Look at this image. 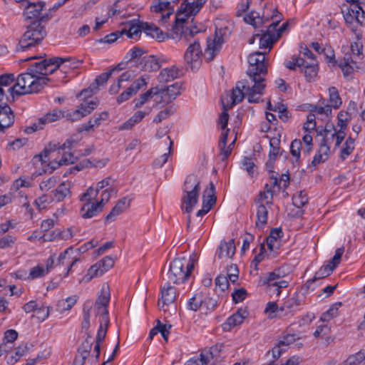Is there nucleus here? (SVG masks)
<instances>
[{
	"instance_id": "1",
	"label": "nucleus",
	"mask_w": 365,
	"mask_h": 365,
	"mask_svg": "<svg viewBox=\"0 0 365 365\" xmlns=\"http://www.w3.org/2000/svg\"><path fill=\"white\" fill-rule=\"evenodd\" d=\"M264 61L265 56L261 52L249 56V67L247 71L248 79L238 81L232 89L231 98L233 105L240 103L245 96L249 103H256L259 101L260 98L256 96L262 95L266 88L267 66Z\"/></svg>"
},
{
	"instance_id": "2",
	"label": "nucleus",
	"mask_w": 365,
	"mask_h": 365,
	"mask_svg": "<svg viewBox=\"0 0 365 365\" xmlns=\"http://www.w3.org/2000/svg\"><path fill=\"white\" fill-rule=\"evenodd\" d=\"M26 6L24 16L26 19H34L28 26L16 46V51H24L31 47L39 44L46 36V31L41 22L47 20L46 16H40L44 3H29Z\"/></svg>"
},
{
	"instance_id": "3",
	"label": "nucleus",
	"mask_w": 365,
	"mask_h": 365,
	"mask_svg": "<svg viewBox=\"0 0 365 365\" xmlns=\"http://www.w3.org/2000/svg\"><path fill=\"white\" fill-rule=\"evenodd\" d=\"M205 0L190 1L184 0L175 16V22L173 26V38H179L185 42L190 41V38L200 33V30L196 26H189L188 19L195 16L203 5Z\"/></svg>"
},
{
	"instance_id": "4",
	"label": "nucleus",
	"mask_w": 365,
	"mask_h": 365,
	"mask_svg": "<svg viewBox=\"0 0 365 365\" xmlns=\"http://www.w3.org/2000/svg\"><path fill=\"white\" fill-rule=\"evenodd\" d=\"M110 299L109 286L104 284L93 306L96 317H100V326L96 339V341L98 342H103L105 339L110 324L108 310Z\"/></svg>"
},
{
	"instance_id": "5",
	"label": "nucleus",
	"mask_w": 365,
	"mask_h": 365,
	"mask_svg": "<svg viewBox=\"0 0 365 365\" xmlns=\"http://www.w3.org/2000/svg\"><path fill=\"white\" fill-rule=\"evenodd\" d=\"M200 191V182L195 175L187 176L183 185L181 207L187 213H190L197 203Z\"/></svg>"
},
{
	"instance_id": "6",
	"label": "nucleus",
	"mask_w": 365,
	"mask_h": 365,
	"mask_svg": "<svg viewBox=\"0 0 365 365\" xmlns=\"http://www.w3.org/2000/svg\"><path fill=\"white\" fill-rule=\"evenodd\" d=\"M194 269L192 259L185 257L175 259L168 272V280L174 284L184 283L190 277Z\"/></svg>"
},
{
	"instance_id": "7",
	"label": "nucleus",
	"mask_w": 365,
	"mask_h": 365,
	"mask_svg": "<svg viewBox=\"0 0 365 365\" xmlns=\"http://www.w3.org/2000/svg\"><path fill=\"white\" fill-rule=\"evenodd\" d=\"M71 61H73L71 58L53 57L46 58L31 65L28 68V71H30V72L36 76L41 75L46 77L48 75L53 73L64 63L70 62Z\"/></svg>"
},
{
	"instance_id": "8",
	"label": "nucleus",
	"mask_w": 365,
	"mask_h": 365,
	"mask_svg": "<svg viewBox=\"0 0 365 365\" xmlns=\"http://www.w3.org/2000/svg\"><path fill=\"white\" fill-rule=\"evenodd\" d=\"M195 35L190 38V41L185 42V40H180L179 38L176 39L183 42L185 44L190 43L189 46L186 49L184 54L185 61L190 66L192 70L197 69L201 63V57L202 51L197 39H195L192 42V39Z\"/></svg>"
},
{
	"instance_id": "9",
	"label": "nucleus",
	"mask_w": 365,
	"mask_h": 365,
	"mask_svg": "<svg viewBox=\"0 0 365 365\" xmlns=\"http://www.w3.org/2000/svg\"><path fill=\"white\" fill-rule=\"evenodd\" d=\"M272 19H273L274 21L269 25L267 29L265 31H261L263 33L259 38L260 48H270L272 47L273 43L278 40L276 38L274 33H273L282 19V16L279 13L277 9H274Z\"/></svg>"
},
{
	"instance_id": "10",
	"label": "nucleus",
	"mask_w": 365,
	"mask_h": 365,
	"mask_svg": "<svg viewBox=\"0 0 365 365\" xmlns=\"http://www.w3.org/2000/svg\"><path fill=\"white\" fill-rule=\"evenodd\" d=\"M35 76L36 75L28 70L26 73L20 74L16 79V83L9 88V92L12 98H14L15 95L22 96L27 94V88L31 87L30 84L34 82Z\"/></svg>"
},
{
	"instance_id": "11",
	"label": "nucleus",
	"mask_w": 365,
	"mask_h": 365,
	"mask_svg": "<svg viewBox=\"0 0 365 365\" xmlns=\"http://www.w3.org/2000/svg\"><path fill=\"white\" fill-rule=\"evenodd\" d=\"M182 84L181 83H175L166 88H160L159 96L160 100H156L157 103L168 104L175 100L181 93Z\"/></svg>"
},
{
	"instance_id": "12",
	"label": "nucleus",
	"mask_w": 365,
	"mask_h": 365,
	"mask_svg": "<svg viewBox=\"0 0 365 365\" xmlns=\"http://www.w3.org/2000/svg\"><path fill=\"white\" fill-rule=\"evenodd\" d=\"M14 122V115L11 108L6 103L0 105V132H4Z\"/></svg>"
},
{
	"instance_id": "13",
	"label": "nucleus",
	"mask_w": 365,
	"mask_h": 365,
	"mask_svg": "<svg viewBox=\"0 0 365 365\" xmlns=\"http://www.w3.org/2000/svg\"><path fill=\"white\" fill-rule=\"evenodd\" d=\"M236 251V247L235 245V240H230L228 242L225 240H222L220 242V246L215 253V255L219 259H222L225 257L232 258L235 255Z\"/></svg>"
},
{
	"instance_id": "14",
	"label": "nucleus",
	"mask_w": 365,
	"mask_h": 365,
	"mask_svg": "<svg viewBox=\"0 0 365 365\" xmlns=\"http://www.w3.org/2000/svg\"><path fill=\"white\" fill-rule=\"evenodd\" d=\"M174 24L172 25V26ZM143 29L144 32L150 36L152 38H155L158 41H163L166 38H173V28L171 29L172 33L168 34L163 32L158 27L153 24H149L148 23L143 24Z\"/></svg>"
},
{
	"instance_id": "15",
	"label": "nucleus",
	"mask_w": 365,
	"mask_h": 365,
	"mask_svg": "<svg viewBox=\"0 0 365 365\" xmlns=\"http://www.w3.org/2000/svg\"><path fill=\"white\" fill-rule=\"evenodd\" d=\"M130 200L125 197L119 200L111 211L106 216V222L115 220V217L130 207Z\"/></svg>"
},
{
	"instance_id": "16",
	"label": "nucleus",
	"mask_w": 365,
	"mask_h": 365,
	"mask_svg": "<svg viewBox=\"0 0 365 365\" xmlns=\"http://www.w3.org/2000/svg\"><path fill=\"white\" fill-rule=\"evenodd\" d=\"M257 220L255 226L259 229H262L267 223L268 208L267 205L262 202L255 201Z\"/></svg>"
},
{
	"instance_id": "17",
	"label": "nucleus",
	"mask_w": 365,
	"mask_h": 365,
	"mask_svg": "<svg viewBox=\"0 0 365 365\" xmlns=\"http://www.w3.org/2000/svg\"><path fill=\"white\" fill-rule=\"evenodd\" d=\"M176 298V292L174 287L167 285L161 289V297L158 300V306L163 308L164 306H168L173 304Z\"/></svg>"
},
{
	"instance_id": "18",
	"label": "nucleus",
	"mask_w": 365,
	"mask_h": 365,
	"mask_svg": "<svg viewBox=\"0 0 365 365\" xmlns=\"http://www.w3.org/2000/svg\"><path fill=\"white\" fill-rule=\"evenodd\" d=\"M91 346V336H88L79 348L78 351L79 352L81 351V354L75 357L73 365H84L85 361L89 355Z\"/></svg>"
},
{
	"instance_id": "19",
	"label": "nucleus",
	"mask_w": 365,
	"mask_h": 365,
	"mask_svg": "<svg viewBox=\"0 0 365 365\" xmlns=\"http://www.w3.org/2000/svg\"><path fill=\"white\" fill-rule=\"evenodd\" d=\"M281 228H272L267 237V245L270 251H275L279 248V238L282 237Z\"/></svg>"
},
{
	"instance_id": "20",
	"label": "nucleus",
	"mask_w": 365,
	"mask_h": 365,
	"mask_svg": "<svg viewBox=\"0 0 365 365\" xmlns=\"http://www.w3.org/2000/svg\"><path fill=\"white\" fill-rule=\"evenodd\" d=\"M103 210V207L101 204L96 202H86L85 203L81 210V217L83 218H91Z\"/></svg>"
},
{
	"instance_id": "21",
	"label": "nucleus",
	"mask_w": 365,
	"mask_h": 365,
	"mask_svg": "<svg viewBox=\"0 0 365 365\" xmlns=\"http://www.w3.org/2000/svg\"><path fill=\"white\" fill-rule=\"evenodd\" d=\"M179 69L175 66L163 68L160 71L158 80L160 83H166L177 78L179 76Z\"/></svg>"
},
{
	"instance_id": "22",
	"label": "nucleus",
	"mask_w": 365,
	"mask_h": 365,
	"mask_svg": "<svg viewBox=\"0 0 365 365\" xmlns=\"http://www.w3.org/2000/svg\"><path fill=\"white\" fill-rule=\"evenodd\" d=\"M53 81L46 76H36L34 82L31 83L30 86L27 88V94L34 93L41 91L48 83V82Z\"/></svg>"
},
{
	"instance_id": "23",
	"label": "nucleus",
	"mask_w": 365,
	"mask_h": 365,
	"mask_svg": "<svg viewBox=\"0 0 365 365\" xmlns=\"http://www.w3.org/2000/svg\"><path fill=\"white\" fill-rule=\"evenodd\" d=\"M151 111V108H148L146 110H138L134 113V115L129 118L126 122H125L120 129L122 130H128L130 129L134 125L139 123L142 120V119L147 115H148Z\"/></svg>"
},
{
	"instance_id": "24",
	"label": "nucleus",
	"mask_w": 365,
	"mask_h": 365,
	"mask_svg": "<svg viewBox=\"0 0 365 365\" xmlns=\"http://www.w3.org/2000/svg\"><path fill=\"white\" fill-rule=\"evenodd\" d=\"M222 43V41L218 36V33H217V35L214 38L212 43H209L207 44V48L205 51V54L206 59L208 61H211L214 59L217 53L220 51Z\"/></svg>"
},
{
	"instance_id": "25",
	"label": "nucleus",
	"mask_w": 365,
	"mask_h": 365,
	"mask_svg": "<svg viewBox=\"0 0 365 365\" xmlns=\"http://www.w3.org/2000/svg\"><path fill=\"white\" fill-rule=\"evenodd\" d=\"M70 186L66 182L61 183L56 189L51 192L53 201L61 202L70 195Z\"/></svg>"
},
{
	"instance_id": "26",
	"label": "nucleus",
	"mask_w": 365,
	"mask_h": 365,
	"mask_svg": "<svg viewBox=\"0 0 365 365\" xmlns=\"http://www.w3.org/2000/svg\"><path fill=\"white\" fill-rule=\"evenodd\" d=\"M140 67L145 71H156L160 68V64L157 59L153 56H144L140 62Z\"/></svg>"
},
{
	"instance_id": "27",
	"label": "nucleus",
	"mask_w": 365,
	"mask_h": 365,
	"mask_svg": "<svg viewBox=\"0 0 365 365\" xmlns=\"http://www.w3.org/2000/svg\"><path fill=\"white\" fill-rule=\"evenodd\" d=\"M202 198V204L205 206L210 205V209L215 204V187L212 182H210L209 184V187L205 190Z\"/></svg>"
},
{
	"instance_id": "28",
	"label": "nucleus",
	"mask_w": 365,
	"mask_h": 365,
	"mask_svg": "<svg viewBox=\"0 0 365 365\" xmlns=\"http://www.w3.org/2000/svg\"><path fill=\"white\" fill-rule=\"evenodd\" d=\"M334 269V266H331V264L329 263L322 266L317 272H316L314 277L307 282V286L309 287L312 283L316 282L317 280L324 279L329 276Z\"/></svg>"
},
{
	"instance_id": "29",
	"label": "nucleus",
	"mask_w": 365,
	"mask_h": 365,
	"mask_svg": "<svg viewBox=\"0 0 365 365\" xmlns=\"http://www.w3.org/2000/svg\"><path fill=\"white\" fill-rule=\"evenodd\" d=\"M92 304L90 302H86L83 308V320L81 322V330L87 334V337L91 336L88 333L91 324V310Z\"/></svg>"
},
{
	"instance_id": "30",
	"label": "nucleus",
	"mask_w": 365,
	"mask_h": 365,
	"mask_svg": "<svg viewBox=\"0 0 365 365\" xmlns=\"http://www.w3.org/2000/svg\"><path fill=\"white\" fill-rule=\"evenodd\" d=\"M244 20L246 23L251 24L255 28H257L265 22H267L269 19L264 18V16H260L257 12L252 11L248 15L245 16Z\"/></svg>"
},
{
	"instance_id": "31",
	"label": "nucleus",
	"mask_w": 365,
	"mask_h": 365,
	"mask_svg": "<svg viewBox=\"0 0 365 365\" xmlns=\"http://www.w3.org/2000/svg\"><path fill=\"white\" fill-rule=\"evenodd\" d=\"M64 117V113L61 110L55 109L52 112L48 113L43 117L39 118V122L46 125L59 120L61 118Z\"/></svg>"
},
{
	"instance_id": "32",
	"label": "nucleus",
	"mask_w": 365,
	"mask_h": 365,
	"mask_svg": "<svg viewBox=\"0 0 365 365\" xmlns=\"http://www.w3.org/2000/svg\"><path fill=\"white\" fill-rule=\"evenodd\" d=\"M287 310L294 314L298 307L302 304L298 294L295 293L292 297L286 299L282 304Z\"/></svg>"
},
{
	"instance_id": "33",
	"label": "nucleus",
	"mask_w": 365,
	"mask_h": 365,
	"mask_svg": "<svg viewBox=\"0 0 365 365\" xmlns=\"http://www.w3.org/2000/svg\"><path fill=\"white\" fill-rule=\"evenodd\" d=\"M98 104L99 101L97 100H86L79 106L78 108L81 112L83 117H85L91 113V112L97 108Z\"/></svg>"
},
{
	"instance_id": "34",
	"label": "nucleus",
	"mask_w": 365,
	"mask_h": 365,
	"mask_svg": "<svg viewBox=\"0 0 365 365\" xmlns=\"http://www.w3.org/2000/svg\"><path fill=\"white\" fill-rule=\"evenodd\" d=\"M324 136L322 139V141L320 144L319 149L318 150L319 153H320L324 158L328 159L329 153H330V147H329V133L330 132L328 130V129L326 128H324Z\"/></svg>"
},
{
	"instance_id": "35",
	"label": "nucleus",
	"mask_w": 365,
	"mask_h": 365,
	"mask_svg": "<svg viewBox=\"0 0 365 365\" xmlns=\"http://www.w3.org/2000/svg\"><path fill=\"white\" fill-rule=\"evenodd\" d=\"M329 102L331 103V108H339L342 104V100L339 96L338 90L336 87H330L329 88Z\"/></svg>"
},
{
	"instance_id": "36",
	"label": "nucleus",
	"mask_w": 365,
	"mask_h": 365,
	"mask_svg": "<svg viewBox=\"0 0 365 365\" xmlns=\"http://www.w3.org/2000/svg\"><path fill=\"white\" fill-rule=\"evenodd\" d=\"M204 297L202 293L195 294L187 302V308L192 311L196 312L203 305Z\"/></svg>"
},
{
	"instance_id": "37",
	"label": "nucleus",
	"mask_w": 365,
	"mask_h": 365,
	"mask_svg": "<svg viewBox=\"0 0 365 365\" xmlns=\"http://www.w3.org/2000/svg\"><path fill=\"white\" fill-rule=\"evenodd\" d=\"M319 71V66L317 63H307L304 68V76L308 81H312L317 76Z\"/></svg>"
},
{
	"instance_id": "38",
	"label": "nucleus",
	"mask_w": 365,
	"mask_h": 365,
	"mask_svg": "<svg viewBox=\"0 0 365 365\" xmlns=\"http://www.w3.org/2000/svg\"><path fill=\"white\" fill-rule=\"evenodd\" d=\"M210 355H212V352H202L200 357L190 359L185 365H209Z\"/></svg>"
},
{
	"instance_id": "39",
	"label": "nucleus",
	"mask_w": 365,
	"mask_h": 365,
	"mask_svg": "<svg viewBox=\"0 0 365 365\" xmlns=\"http://www.w3.org/2000/svg\"><path fill=\"white\" fill-rule=\"evenodd\" d=\"M102 274H103V273L101 270V268H100V265L96 263L88 269L87 274L83 277L81 282H88L93 277L101 276Z\"/></svg>"
},
{
	"instance_id": "40",
	"label": "nucleus",
	"mask_w": 365,
	"mask_h": 365,
	"mask_svg": "<svg viewBox=\"0 0 365 365\" xmlns=\"http://www.w3.org/2000/svg\"><path fill=\"white\" fill-rule=\"evenodd\" d=\"M166 139L168 140H169L168 153L163 154L160 157L156 158L153 161V166H155L156 168H161V167H163V165L168 161V156L172 153V147H173V142L170 139V136H168V135L166 137Z\"/></svg>"
},
{
	"instance_id": "41",
	"label": "nucleus",
	"mask_w": 365,
	"mask_h": 365,
	"mask_svg": "<svg viewBox=\"0 0 365 365\" xmlns=\"http://www.w3.org/2000/svg\"><path fill=\"white\" fill-rule=\"evenodd\" d=\"M273 191L272 190H264L259 192L257 197L255 199V201L262 202L268 206H271L273 204Z\"/></svg>"
},
{
	"instance_id": "42",
	"label": "nucleus",
	"mask_w": 365,
	"mask_h": 365,
	"mask_svg": "<svg viewBox=\"0 0 365 365\" xmlns=\"http://www.w3.org/2000/svg\"><path fill=\"white\" fill-rule=\"evenodd\" d=\"M143 24L142 26L136 24H129L128 29L123 28L121 31H123V35L125 34L128 38L138 37L141 34Z\"/></svg>"
},
{
	"instance_id": "43",
	"label": "nucleus",
	"mask_w": 365,
	"mask_h": 365,
	"mask_svg": "<svg viewBox=\"0 0 365 365\" xmlns=\"http://www.w3.org/2000/svg\"><path fill=\"white\" fill-rule=\"evenodd\" d=\"M341 306V302H336V303L333 304L330 307V308L322 314L321 319L324 322L329 321L331 319H332L333 317L337 316L339 308Z\"/></svg>"
},
{
	"instance_id": "44",
	"label": "nucleus",
	"mask_w": 365,
	"mask_h": 365,
	"mask_svg": "<svg viewBox=\"0 0 365 365\" xmlns=\"http://www.w3.org/2000/svg\"><path fill=\"white\" fill-rule=\"evenodd\" d=\"M365 360V350H361L354 355L350 356L344 365H359Z\"/></svg>"
},
{
	"instance_id": "45",
	"label": "nucleus",
	"mask_w": 365,
	"mask_h": 365,
	"mask_svg": "<svg viewBox=\"0 0 365 365\" xmlns=\"http://www.w3.org/2000/svg\"><path fill=\"white\" fill-rule=\"evenodd\" d=\"M61 149V145H59V144L56 143H48V145H46L44 149L43 150L42 153L39 155V158L41 160L43 163L46 162V158H48V155L51 152H54L56 150Z\"/></svg>"
},
{
	"instance_id": "46",
	"label": "nucleus",
	"mask_w": 365,
	"mask_h": 365,
	"mask_svg": "<svg viewBox=\"0 0 365 365\" xmlns=\"http://www.w3.org/2000/svg\"><path fill=\"white\" fill-rule=\"evenodd\" d=\"M292 202L298 208L304 206L308 203L307 195L304 192L300 191L297 195L292 197Z\"/></svg>"
},
{
	"instance_id": "47",
	"label": "nucleus",
	"mask_w": 365,
	"mask_h": 365,
	"mask_svg": "<svg viewBox=\"0 0 365 365\" xmlns=\"http://www.w3.org/2000/svg\"><path fill=\"white\" fill-rule=\"evenodd\" d=\"M302 148V143L299 139L294 140L290 145V153L296 161H299L300 158L301 150Z\"/></svg>"
},
{
	"instance_id": "48",
	"label": "nucleus",
	"mask_w": 365,
	"mask_h": 365,
	"mask_svg": "<svg viewBox=\"0 0 365 365\" xmlns=\"http://www.w3.org/2000/svg\"><path fill=\"white\" fill-rule=\"evenodd\" d=\"M147 84H148V78H145V76H141L140 78L135 80L128 88H129L130 91H131V92L133 93V95H135L143 87L146 86Z\"/></svg>"
},
{
	"instance_id": "49",
	"label": "nucleus",
	"mask_w": 365,
	"mask_h": 365,
	"mask_svg": "<svg viewBox=\"0 0 365 365\" xmlns=\"http://www.w3.org/2000/svg\"><path fill=\"white\" fill-rule=\"evenodd\" d=\"M78 232V229L76 227H70L66 230L57 232L58 238L63 240H68L71 239L76 232Z\"/></svg>"
},
{
	"instance_id": "50",
	"label": "nucleus",
	"mask_w": 365,
	"mask_h": 365,
	"mask_svg": "<svg viewBox=\"0 0 365 365\" xmlns=\"http://www.w3.org/2000/svg\"><path fill=\"white\" fill-rule=\"evenodd\" d=\"M159 92H160V88H158V86L151 88L150 89L147 91L145 93L141 94L139 96V98L144 103H145L146 102L148 101V100L151 99L153 96H156V99H155V101H156V100H158V98L160 97Z\"/></svg>"
},
{
	"instance_id": "51",
	"label": "nucleus",
	"mask_w": 365,
	"mask_h": 365,
	"mask_svg": "<svg viewBox=\"0 0 365 365\" xmlns=\"http://www.w3.org/2000/svg\"><path fill=\"white\" fill-rule=\"evenodd\" d=\"M329 131V142L331 143V140L336 138L335 148H338L341 145V142L344 140L346 136L345 131L342 130H339L338 131L334 130V133H332L331 130Z\"/></svg>"
},
{
	"instance_id": "52",
	"label": "nucleus",
	"mask_w": 365,
	"mask_h": 365,
	"mask_svg": "<svg viewBox=\"0 0 365 365\" xmlns=\"http://www.w3.org/2000/svg\"><path fill=\"white\" fill-rule=\"evenodd\" d=\"M114 263L115 259L110 256H106L103 259L97 262V264L100 265V268H101L103 274L112 268Z\"/></svg>"
},
{
	"instance_id": "53",
	"label": "nucleus",
	"mask_w": 365,
	"mask_h": 365,
	"mask_svg": "<svg viewBox=\"0 0 365 365\" xmlns=\"http://www.w3.org/2000/svg\"><path fill=\"white\" fill-rule=\"evenodd\" d=\"M48 272V268L46 269L43 267L36 266L33 267L28 276V279H34L36 278H38L44 276Z\"/></svg>"
},
{
	"instance_id": "54",
	"label": "nucleus",
	"mask_w": 365,
	"mask_h": 365,
	"mask_svg": "<svg viewBox=\"0 0 365 365\" xmlns=\"http://www.w3.org/2000/svg\"><path fill=\"white\" fill-rule=\"evenodd\" d=\"M57 183V178L52 176L41 182L39 188L41 191L46 192L53 187Z\"/></svg>"
},
{
	"instance_id": "55",
	"label": "nucleus",
	"mask_w": 365,
	"mask_h": 365,
	"mask_svg": "<svg viewBox=\"0 0 365 365\" xmlns=\"http://www.w3.org/2000/svg\"><path fill=\"white\" fill-rule=\"evenodd\" d=\"M92 166H97V165L93 164L89 159H83L79 163L69 169L71 173H75L81 171L84 168H90Z\"/></svg>"
},
{
	"instance_id": "56",
	"label": "nucleus",
	"mask_w": 365,
	"mask_h": 365,
	"mask_svg": "<svg viewBox=\"0 0 365 365\" xmlns=\"http://www.w3.org/2000/svg\"><path fill=\"white\" fill-rule=\"evenodd\" d=\"M78 298V297L76 295L69 297L65 300L59 301L58 306L62 307L63 310H69L76 303Z\"/></svg>"
},
{
	"instance_id": "57",
	"label": "nucleus",
	"mask_w": 365,
	"mask_h": 365,
	"mask_svg": "<svg viewBox=\"0 0 365 365\" xmlns=\"http://www.w3.org/2000/svg\"><path fill=\"white\" fill-rule=\"evenodd\" d=\"M215 285L222 292H224L230 286L227 277L225 275L217 276L215 279Z\"/></svg>"
},
{
	"instance_id": "58",
	"label": "nucleus",
	"mask_w": 365,
	"mask_h": 365,
	"mask_svg": "<svg viewBox=\"0 0 365 365\" xmlns=\"http://www.w3.org/2000/svg\"><path fill=\"white\" fill-rule=\"evenodd\" d=\"M150 9L155 13H163L167 11L170 8V1H159L158 3L151 6Z\"/></svg>"
},
{
	"instance_id": "59",
	"label": "nucleus",
	"mask_w": 365,
	"mask_h": 365,
	"mask_svg": "<svg viewBox=\"0 0 365 365\" xmlns=\"http://www.w3.org/2000/svg\"><path fill=\"white\" fill-rule=\"evenodd\" d=\"M363 46L359 42H354L351 44V51L354 58L361 60L364 55L362 53Z\"/></svg>"
},
{
	"instance_id": "60",
	"label": "nucleus",
	"mask_w": 365,
	"mask_h": 365,
	"mask_svg": "<svg viewBox=\"0 0 365 365\" xmlns=\"http://www.w3.org/2000/svg\"><path fill=\"white\" fill-rule=\"evenodd\" d=\"M53 199L52 197V195H48L46 194L42 195L41 196L38 197L35 200L36 205L38 207V209H43L46 207V205L53 202Z\"/></svg>"
},
{
	"instance_id": "61",
	"label": "nucleus",
	"mask_w": 365,
	"mask_h": 365,
	"mask_svg": "<svg viewBox=\"0 0 365 365\" xmlns=\"http://www.w3.org/2000/svg\"><path fill=\"white\" fill-rule=\"evenodd\" d=\"M144 53L145 51L143 49L135 46L127 53L125 58L128 61H131L136 58H140Z\"/></svg>"
},
{
	"instance_id": "62",
	"label": "nucleus",
	"mask_w": 365,
	"mask_h": 365,
	"mask_svg": "<svg viewBox=\"0 0 365 365\" xmlns=\"http://www.w3.org/2000/svg\"><path fill=\"white\" fill-rule=\"evenodd\" d=\"M173 109L172 107L166 108L165 109L160 111L158 115L153 119V122L158 123L163 120L168 118L169 116L173 114Z\"/></svg>"
},
{
	"instance_id": "63",
	"label": "nucleus",
	"mask_w": 365,
	"mask_h": 365,
	"mask_svg": "<svg viewBox=\"0 0 365 365\" xmlns=\"http://www.w3.org/2000/svg\"><path fill=\"white\" fill-rule=\"evenodd\" d=\"M123 35V31H117L106 35L104 38L98 40L101 43H114L119 37Z\"/></svg>"
},
{
	"instance_id": "64",
	"label": "nucleus",
	"mask_w": 365,
	"mask_h": 365,
	"mask_svg": "<svg viewBox=\"0 0 365 365\" xmlns=\"http://www.w3.org/2000/svg\"><path fill=\"white\" fill-rule=\"evenodd\" d=\"M247 291L244 288L235 289L232 294V298L234 303L237 304L242 302L247 297Z\"/></svg>"
}]
</instances>
